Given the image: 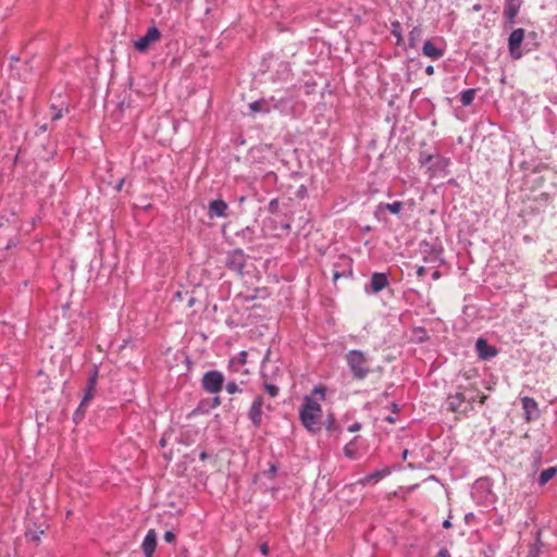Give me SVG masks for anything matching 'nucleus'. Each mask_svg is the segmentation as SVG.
<instances>
[{
	"label": "nucleus",
	"instance_id": "49",
	"mask_svg": "<svg viewBox=\"0 0 557 557\" xmlns=\"http://www.w3.org/2000/svg\"><path fill=\"white\" fill-rule=\"evenodd\" d=\"M221 404V399L219 396H215L213 399H212V407H218L220 406Z\"/></svg>",
	"mask_w": 557,
	"mask_h": 557
},
{
	"label": "nucleus",
	"instance_id": "22",
	"mask_svg": "<svg viewBox=\"0 0 557 557\" xmlns=\"http://www.w3.org/2000/svg\"><path fill=\"white\" fill-rule=\"evenodd\" d=\"M248 108L251 116H256L258 113L269 114L271 112L269 98H261L252 101L248 104Z\"/></svg>",
	"mask_w": 557,
	"mask_h": 557
},
{
	"label": "nucleus",
	"instance_id": "60",
	"mask_svg": "<svg viewBox=\"0 0 557 557\" xmlns=\"http://www.w3.org/2000/svg\"><path fill=\"white\" fill-rule=\"evenodd\" d=\"M189 307H191L194 305V299L191 298L188 302Z\"/></svg>",
	"mask_w": 557,
	"mask_h": 557
},
{
	"label": "nucleus",
	"instance_id": "43",
	"mask_svg": "<svg viewBox=\"0 0 557 557\" xmlns=\"http://www.w3.org/2000/svg\"><path fill=\"white\" fill-rule=\"evenodd\" d=\"M260 552L262 555H268L269 554V545L267 543H262L260 545Z\"/></svg>",
	"mask_w": 557,
	"mask_h": 557
},
{
	"label": "nucleus",
	"instance_id": "35",
	"mask_svg": "<svg viewBox=\"0 0 557 557\" xmlns=\"http://www.w3.org/2000/svg\"><path fill=\"white\" fill-rule=\"evenodd\" d=\"M541 552V543L537 540L534 544L530 546L529 553L527 557H539Z\"/></svg>",
	"mask_w": 557,
	"mask_h": 557
},
{
	"label": "nucleus",
	"instance_id": "23",
	"mask_svg": "<svg viewBox=\"0 0 557 557\" xmlns=\"http://www.w3.org/2000/svg\"><path fill=\"white\" fill-rule=\"evenodd\" d=\"M522 408L524 410L527 420H530L533 414L537 412V403L531 397H523L521 399Z\"/></svg>",
	"mask_w": 557,
	"mask_h": 557
},
{
	"label": "nucleus",
	"instance_id": "42",
	"mask_svg": "<svg viewBox=\"0 0 557 557\" xmlns=\"http://www.w3.org/2000/svg\"><path fill=\"white\" fill-rule=\"evenodd\" d=\"M361 429V424L359 422H355L348 426L349 432H357Z\"/></svg>",
	"mask_w": 557,
	"mask_h": 557
},
{
	"label": "nucleus",
	"instance_id": "55",
	"mask_svg": "<svg viewBox=\"0 0 557 557\" xmlns=\"http://www.w3.org/2000/svg\"><path fill=\"white\" fill-rule=\"evenodd\" d=\"M269 471H270V473H271L272 475H275V473H276V467H275V466H271V468H270V470H269Z\"/></svg>",
	"mask_w": 557,
	"mask_h": 557
},
{
	"label": "nucleus",
	"instance_id": "27",
	"mask_svg": "<svg viewBox=\"0 0 557 557\" xmlns=\"http://www.w3.org/2000/svg\"><path fill=\"white\" fill-rule=\"evenodd\" d=\"M475 95H476L475 88H469V89L462 90L459 94V99H460L461 104L463 107L470 106L473 102Z\"/></svg>",
	"mask_w": 557,
	"mask_h": 557
},
{
	"label": "nucleus",
	"instance_id": "34",
	"mask_svg": "<svg viewBox=\"0 0 557 557\" xmlns=\"http://www.w3.org/2000/svg\"><path fill=\"white\" fill-rule=\"evenodd\" d=\"M344 454L349 459H356L358 457V453H357V449H356L354 441H351V442H349L348 444L345 445Z\"/></svg>",
	"mask_w": 557,
	"mask_h": 557
},
{
	"label": "nucleus",
	"instance_id": "46",
	"mask_svg": "<svg viewBox=\"0 0 557 557\" xmlns=\"http://www.w3.org/2000/svg\"><path fill=\"white\" fill-rule=\"evenodd\" d=\"M26 536H29L33 541H39V535L36 532L27 533Z\"/></svg>",
	"mask_w": 557,
	"mask_h": 557
},
{
	"label": "nucleus",
	"instance_id": "26",
	"mask_svg": "<svg viewBox=\"0 0 557 557\" xmlns=\"http://www.w3.org/2000/svg\"><path fill=\"white\" fill-rule=\"evenodd\" d=\"M94 391L95 389H89V388H86L85 389V393H84V397L79 404V407L77 408L74 417L75 419H77L78 417H83L84 416V408L88 405V403L94 398Z\"/></svg>",
	"mask_w": 557,
	"mask_h": 557
},
{
	"label": "nucleus",
	"instance_id": "6",
	"mask_svg": "<svg viewBox=\"0 0 557 557\" xmlns=\"http://www.w3.org/2000/svg\"><path fill=\"white\" fill-rule=\"evenodd\" d=\"M271 112L278 111L283 115H288L294 112L296 100L292 95H284L281 97L271 96L269 97Z\"/></svg>",
	"mask_w": 557,
	"mask_h": 557
},
{
	"label": "nucleus",
	"instance_id": "20",
	"mask_svg": "<svg viewBox=\"0 0 557 557\" xmlns=\"http://www.w3.org/2000/svg\"><path fill=\"white\" fill-rule=\"evenodd\" d=\"M156 547H157V533L153 529H150L147 532V534L141 543V548H143L145 557H152V555L156 550Z\"/></svg>",
	"mask_w": 557,
	"mask_h": 557
},
{
	"label": "nucleus",
	"instance_id": "48",
	"mask_svg": "<svg viewBox=\"0 0 557 557\" xmlns=\"http://www.w3.org/2000/svg\"><path fill=\"white\" fill-rule=\"evenodd\" d=\"M425 73H426V75H433L434 74V66L433 65H428L425 67Z\"/></svg>",
	"mask_w": 557,
	"mask_h": 557
},
{
	"label": "nucleus",
	"instance_id": "50",
	"mask_svg": "<svg viewBox=\"0 0 557 557\" xmlns=\"http://www.w3.org/2000/svg\"><path fill=\"white\" fill-rule=\"evenodd\" d=\"M392 411H393L394 413H397V412L399 411V407H398V405H397L396 403H393V404H392Z\"/></svg>",
	"mask_w": 557,
	"mask_h": 557
},
{
	"label": "nucleus",
	"instance_id": "3",
	"mask_svg": "<svg viewBox=\"0 0 557 557\" xmlns=\"http://www.w3.org/2000/svg\"><path fill=\"white\" fill-rule=\"evenodd\" d=\"M347 367L357 381L364 380L371 373L369 357L359 349H351L345 355Z\"/></svg>",
	"mask_w": 557,
	"mask_h": 557
},
{
	"label": "nucleus",
	"instance_id": "29",
	"mask_svg": "<svg viewBox=\"0 0 557 557\" xmlns=\"http://www.w3.org/2000/svg\"><path fill=\"white\" fill-rule=\"evenodd\" d=\"M247 352L245 350L238 352L236 356L232 357L228 362V368H235V367H245L247 362Z\"/></svg>",
	"mask_w": 557,
	"mask_h": 557
},
{
	"label": "nucleus",
	"instance_id": "14",
	"mask_svg": "<svg viewBox=\"0 0 557 557\" xmlns=\"http://www.w3.org/2000/svg\"><path fill=\"white\" fill-rule=\"evenodd\" d=\"M262 407L263 397L257 396L248 410V418L256 428H259L262 423Z\"/></svg>",
	"mask_w": 557,
	"mask_h": 557
},
{
	"label": "nucleus",
	"instance_id": "52",
	"mask_svg": "<svg viewBox=\"0 0 557 557\" xmlns=\"http://www.w3.org/2000/svg\"><path fill=\"white\" fill-rule=\"evenodd\" d=\"M208 457H209V455L206 451H201L200 455H199V458L201 460H206Z\"/></svg>",
	"mask_w": 557,
	"mask_h": 557
},
{
	"label": "nucleus",
	"instance_id": "53",
	"mask_svg": "<svg viewBox=\"0 0 557 557\" xmlns=\"http://www.w3.org/2000/svg\"><path fill=\"white\" fill-rule=\"evenodd\" d=\"M481 9H482V5H481V4H479V3H478V4H474V5L472 7V10H473L474 12H479V11H481Z\"/></svg>",
	"mask_w": 557,
	"mask_h": 557
},
{
	"label": "nucleus",
	"instance_id": "2",
	"mask_svg": "<svg viewBox=\"0 0 557 557\" xmlns=\"http://www.w3.org/2000/svg\"><path fill=\"white\" fill-rule=\"evenodd\" d=\"M321 405L312 398V396H305L304 404L299 409V419L302 425L311 433H317L321 430Z\"/></svg>",
	"mask_w": 557,
	"mask_h": 557
},
{
	"label": "nucleus",
	"instance_id": "24",
	"mask_svg": "<svg viewBox=\"0 0 557 557\" xmlns=\"http://www.w3.org/2000/svg\"><path fill=\"white\" fill-rule=\"evenodd\" d=\"M387 474H389V470H387V469L375 470L374 472H372V473L366 475L364 478H362L360 480V483L363 484V485L371 484V483H376L380 480H382L384 476H386Z\"/></svg>",
	"mask_w": 557,
	"mask_h": 557
},
{
	"label": "nucleus",
	"instance_id": "12",
	"mask_svg": "<svg viewBox=\"0 0 557 557\" xmlns=\"http://www.w3.org/2000/svg\"><path fill=\"white\" fill-rule=\"evenodd\" d=\"M522 4L523 0H505L503 15L508 25L516 23V17Z\"/></svg>",
	"mask_w": 557,
	"mask_h": 557
},
{
	"label": "nucleus",
	"instance_id": "5",
	"mask_svg": "<svg viewBox=\"0 0 557 557\" xmlns=\"http://www.w3.org/2000/svg\"><path fill=\"white\" fill-rule=\"evenodd\" d=\"M224 381V375L220 371L210 370L203 374L201 385L207 393L218 394L222 391Z\"/></svg>",
	"mask_w": 557,
	"mask_h": 557
},
{
	"label": "nucleus",
	"instance_id": "18",
	"mask_svg": "<svg viewBox=\"0 0 557 557\" xmlns=\"http://www.w3.org/2000/svg\"><path fill=\"white\" fill-rule=\"evenodd\" d=\"M292 66L289 62L281 61L272 75V82H287L292 76Z\"/></svg>",
	"mask_w": 557,
	"mask_h": 557
},
{
	"label": "nucleus",
	"instance_id": "45",
	"mask_svg": "<svg viewBox=\"0 0 557 557\" xmlns=\"http://www.w3.org/2000/svg\"><path fill=\"white\" fill-rule=\"evenodd\" d=\"M53 144H54V141H48L47 146H45V149L49 148L51 150V152L53 153L55 151V147Z\"/></svg>",
	"mask_w": 557,
	"mask_h": 557
},
{
	"label": "nucleus",
	"instance_id": "36",
	"mask_svg": "<svg viewBox=\"0 0 557 557\" xmlns=\"http://www.w3.org/2000/svg\"><path fill=\"white\" fill-rule=\"evenodd\" d=\"M225 389L228 394H235V393H240L242 389H239L238 385L236 384L235 381H230L226 383L225 385Z\"/></svg>",
	"mask_w": 557,
	"mask_h": 557
},
{
	"label": "nucleus",
	"instance_id": "11",
	"mask_svg": "<svg viewBox=\"0 0 557 557\" xmlns=\"http://www.w3.org/2000/svg\"><path fill=\"white\" fill-rule=\"evenodd\" d=\"M352 276V260L342 255L339 257V262L334 264L333 271V280L337 281L339 277H350Z\"/></svg>",
	"mask_w": 557,
	"mask_h": 557
},
{
	"label": "nucleus",
	"instance_id": "25",
	"mask_svg": "<svg viewBox=\"0 0 557 557\" xmlns=\"http://www.w3.org/2000/svg\"><path fill=\"white\" fill-rule=\"evenodd\" d=\"M423 36V28L421 26H414L408 36V47L416 48L418 42L421 40Z\"/></svg>",
	"mask_w": 557,
	"mask_h": 557
},
{
	"label": "nucleus",
	"instance_id": "28",
	"mask_svg": "<svg viewBox=\"0 0 557 557\" xmlns=\"http://www.w3.org/2000/svg\"><path fill=\"white\" fill-rule=\"evenodd\" d=\"M557 473V467H549L544 469L539 476V484L545 485L548 483Z\"/></svg>",
	"mask_w": 557,
	"mask_h": 557
},
{
	"label": "nucleus",
	"instance_id": "61",
	"mask_svg": "<svg viewBox=\"0 0 557 557\" xmlns=\"http://www.w3.org/2000/svg\"><path fill=\"white\" fill-rule=\"evenodd\" d=\"M160 444H161L162 446H164V445H165V441H164V440H161V441H160Z\"/></svg>",
	"mask_w": 557,
	"mask_h": 557
},
{
	"label": "nucleus",
	"instance_id": "54",
	"mask_svg": "<svg viewBox=\"0 0 557 557\" xmlns=\"http://www.w3.org/2000/svg\"><path fill=\"white\" fill-rule=\"evenodd\" d=\"M440 277V272L437 270H435L433 273H432V278L433 280H437Z\"/></svg>",
	"mask_w": 557,
	"mask_h": 557
},
{
	"label": "nucleus",
	"instance_id": "51",
	"mask_svg": "<svg viewBox=\"0 0 557 557\" xmlns=\"http://www.w3.org/2000/svg\"><path fill=\"white\" fill-rule=\"evenodd\" d=\"M450 527H451L450 521H449L448 519L444 520V522H443V528H445V529H449Z\"/></svg>",
	"mask_w": 557,
	"mask_h": 557
},
{
	"label": "nucleus",
	"instance_id": "41",
	"mask_svg": "<svg viewBox=\"0 0 557 557\" xmlns=\"http://www.w3.org/2000/svg\"><path fill=\"white\" fill-rule=\"evenodd\" d=\"M433 159H434V157L431 156V154H428V156L426 154H421V157H420V161L423 164L430 163Z\"/></svg>",
	"mask_w": 557,
	"mask_h": 557
},
{
	"label": "nucleus",
	"instance_id": "47",
	"mask_svg": "<svg viewBox=\"0 0 557 557\" xmlns=\"http://www.w3.org/2000/svg\"><path fill=\"white\" fill-rule=\"evenodd\" d=\"M425 272H426V270L424 267H419L417 270V275L421 277L425 274Z\"/></svg>",
	"mask_w": 557,
	"mask_h": 557
},
{
	"label": "nucleus",
	"instance_id": "56",
	"mask_svg": "<svg viewBox=\"0 0 557 557\" xmlns=\"http://www.w3.org/2000/svg\"><path fill=\"white\" fill-rule=\"evenodd\" d=\"M385 420L389 423H395V418L394 417H386Z\"/></svg>",
	"mask_w": 557,
	"mask_h": 557
},
{
	"label": "nucleus",
	"instance_id": "58",
	"mask_svg": "<svg viewBox=\"0 0 557 557\" xmlns=\"http://www.w3.org/2000/svg\"><path fill=\"white\" fill-rule=\"evenodd\" d=\"M407 455H408V450L406 449V450H404V453H403V457H404V459H406V458H407Z\"/></svg>",
	"mask_w": 557,
	"mask_h": 557
},
{
	"label": "nucleus",
	"instance_id": "40",
	"mask_svg": "<svg viewBox=\"0 0 557 557\" xmlns=\"http://www.w3.org/2000/svg\"><path fill=\"white\" fill-rule=\"evenodd\" d=\"M164 541L166 543H173L175 541V534L172 531H166L164 533Z\"/></svg>",
	"mask_w": 557,
	"mask_h": 557
},
{
	"label": "nucleus",
	"instance_id": "4",
	"mask_svg": "<svg viewBox=\"0 0 557 557\" xmlns=\"http://www.w3.org/2000/svg\"><path fill=\"white\" fill-rule=\"evenodd\" d=\"M446 409L454 413L467 414L472 411V406L467 401V397L457 386L454 393L448 394L445 400Z\"/></svg>",
	"mask_w": 557,
	"mask_h": 557
},
{
	"label": "nucleus",
	"instance_id": "8",
	"mask_svg": "<svg viewBox=\"0 0 557 557\" xmlns=\"http://www.w3.org/2000/svg\"><path fill=\"white\" fill-rule=\"evenodd\" d=\"M226 267L237 273H242L246 265V256L243 250L235 249L227 253L225 260Z\"/></svg>",
	"mask_w": 557,
	"mask_h": 557
},
{
	"label": "nucleus",
	"instance_id": "32",
	"mask_svg": "<svg viewBox=\"0 0 557 557\" xmlns=\"http://www.w3.org/2000/svg\"><path fill=\"white\" fill-rule=\"evenodd\" d=\"M262 377H263V380H264L263 386H264L265 392H267L271 397H276V396L278 395V392H280L278 386H276L275 384H272V383L268 382V374H267L265 372H262Z\"/></svg>",
	"mask_w": 557,
	"mask_h": 557
},
{
	"label": "nucleus",
	"instance_id": "7",
	"mask_svg": "<svg viewBox=\"0 0 557 557\" xmlns=\"http://www.w3.org/2000/svg\"><path fill=\"white\" fill-rule=\"evenodd\" d=\"M524 34L525 32L523 28H516L511 32L508 38V49L511 58L513 59H519L522 55L520 47L524 39Z\"/></svg>",
	"mask_w": 557,
	"mask_h": 557
},
{
	"label": "nucleus",
	"instance_id": "16",
	"mask_svg": "<svg viewBox=\"0 0 557 557\" xmlns=\"http://www.w3.org/2000/svg\"><path fill=\"white\" fill-rule=\"evenodd\" d=\"M475 351L480 359L482 360H490L494 358L498 350L495 346H492L487 343L484 338H479L475 343Z\"/></svg>",
	"mask_w": 557,
	"mask_h": 557
},
{
	"label": "nucleus",
	"instance_id": "44",
	"mask_svg": "<svg viewBox=\"0 0 557 557\" xmlns=\"http://www.w3.org/2000/svg\"><path fill=\"white\" fill-rule=\"evenodd\" d=\"M437 557H450V554H449V552L446 548H442L438 552Z\"/></svg>",
	"mask_w": 557,
	"mask_h": 557
},
{
	"label": "nucleus",
	"instance_id": "21",
	"mask_svg": "<svg viewBox=\"0 0 557 557\" xmlns=\"http://www.w3.org/2000/svg\"><path fill=\"white\" fill-rule=\"evenodd\" d=\"M208 209L210 218H225L227 216L228 205L222 199H215L209 203Z\"/></svg>",
	"mask_w": 557,
	"mask_h": 557
},
{
	"label": "nucleus",
	"instance_id": "33",
	"mask_svg": "<svg viewBox=\"0 0 557 557\" xmlns=\"http://www.w3.org/2000/svg\"><path fill=\"white\" fill-rule=\"evenodd\" d=\"M98 380V369L97 367H94V369L88 374V381L86 388L95 389L97 385Z\"/></svg>",
	"mask_w": 557,
	"mask_h": 557
},
{
	"label": "nucleus",
	"instance_id": "15",
	"mask_svg": "<svg viewBox=\"0 0 557 557\" xmlns=\"http://www.w3.org/2000/svg\"><path fill=\"white\" fill-rule=\"evenodd\" d=\"M389 281L385 273L374 272L370 278V289L366 287L367 293L377 294L383 290L386 286H388Z\"/></svg>",
	"mask_w": 557,
	"mask_h": 557
},
{
	"label": "nucleus",
	"instance_id": "57",
	"mask_svg": "<svg viewBox=\"0 0 557 557\" xmlns=\"http://www.w3.org/2000/svg\"><path fill=\"white\" fill-rule=\"evenodd\" d=\"M123 183H124V180H121V181L119 182V184L116 185V189H117V190H121V188H122V186H123Z\"/></svg>",
	"mask_w": 557,
	"mask_h": 557
},
{
	"label": "nucleus",
	"instance_id": "10",
	"mask_svg": "<svg viewBox=\"0 0 557 557\" xmlns=\"http://www.w3.org/2000/svg\"><path fill=\"white\" fill-rule=\"evenodd\" d=\"M460 391L467 397V401L470 406H472V410L474 409L475 403L484 404L487 399V396L482 394L476 386L469 383L467 385H459Z\"/></svg>",
	"mask_w": 557,
	"mask_h": 557
},
{
	"label": "nucleus",
	"instance_id": "19",
	"mask_svg": "<svg viewBox=\"0 0 557 557\" xmlns=\"http://www.w3.org/2000/svg\"><path fill=\"white\" fill-rule=\"evenodd\" d=\"M422 53L431 60H438L445 54V47L437 46L432 40H426L422 47Z\"/></svg>",
	"mask_w": 557,
	"mask_h": 557
},
{
	"label": "nucleus",
	"instance_id": "31",
	"mask_svg": "<svg viewBox=\"0 0 557 557\" xmlns=\"http://www.w3.org/2000/svg\"><path fill=\"white\" fill-rule=\"evenodd\" d=\"M391 34L396 38L397 46H401L404 44L401 25L398 21L392 22Z\"/></svg>",
	"mask_w": 557,
	"mask_h": 557
},
{
	"label": "nucleus",
	"instance_id": "13",
	"mask_svg": "<svg viewBox=\"0 0 557 557\" xmlns=\"http://www.w3.org/2000/svg\"><path fill=\"white\" fill-rule=\"evenodd\" d=\"M403 208H404V203L401 201H395L393 203L380 202L375 207L374 216L377 220H383V219H385L384 214L386 211H388L389 213H392L394 215H398L401 212Z\"/></svg>",
	"mask_w": 557,
	"mask_h": 557
},
{
	"label": "nucleus",
	"instance_id": "37",
	"mask_svg": "<svg viewBox=\"0 0 557 557\" xmlns=\"http://www.w3.org/2000/svg\"><path fill=\"white\" fill-rule=\"evenodd\" d=\"M230 371L232 373H239V374H243V375H248L249 374V370L246 369L245 367H235V368H228Z\"/></svg>",
	"mask_w": 557,
	"mask_h": 557
},
{
	"label": "nucleus",
	"instance_id": "1",
	"mask_svg": "<svg viewBox=\"0 0 557 557\" xmlns=\"http://www.w3.org/2000/svg\"><path fill=\"white\" fill-rule=\"evenodd\" d=\"M67 114H70L69 101L60 95L52 98L50 104L42 112V116H38L36 121L37 131L35 135L41 136L47 131H52L57 122Z\"/></svg>",
	"mask_w": 557,
	"mask_h": 557
},
{
	"label": "nucleus",
	"instance_id": "30",
	"mask_svg": "<svg viewBox=\"0 0 557 557\" xmlns=\"http://www.w3.org/2000/svg\"><path fill=\"white\" fill-rule=\"evenodd\" d=\"M10 136V124L4 111H0V139Z\"/></svg>",
	"mask_w": 557,
	"mask_h": 557
},
{
	"label": "nucleus",
	"instance_id": "39",
	"mask_svg": "<svg viewBox=\"0 0 557 557\" xmlns=\"http://www.w3.org/2000/svg\"><path fill=\"white\" fill-rule=\"evenodd\" d=\"M277 208H278V200L277 199H272L270 201V203H269V211L271 213H274V212H276Z\"/></svg>",
	"mask_w": 557,
	"mask_h": 557
},
{
	"label": "nucleus",
	"instance_id": "17",
	"mask_svg": "<svg viewBox=\"0 0 557 557\" xmlns=\"http://www.w3.org/2000/svg\"><path fill=\"white\" fill-rule=\"evenodd\" d=\"M424 253L423 260L425 263L431 264L432 267H437L442 264V249L432 247L430 245H425V249L422 251Z\"/></svg>",
	"mask_w": 557,
	"mask_h": 557
},
{
	"label": "nucleus",
	"instance_id": "59",
	"mask_svg": "<svg viewBox=\"0 0 557 557\" xmlns=\"http://www.w3.org/2000/svg\"><path fill=\"white\" fill-rule=\"evenodd\" d=\"M332 423H333V419H330V421H329V425H327V429H329V430L331 429Z\"/></svg>",
	"mask_w": 557,
	"mask_h": 557
},
{
	"label": "nucleus",
	"instance_id": "9",
	"mask_svg": "<svg viewBox=\"0 0 557 557\" xmlns=\"http://www.w3.org/2000/svg\"><path fill=\"white\" fill-rule=\"evenodd\" d=\"M161 36L160 30L156 26H150L145 36L138 38L134 46L139 52H145L149 48V46L157 41Z\"/></svg>",
	"mask_w": 557,
	"mask_h": 557
},
{
	"label": "nucleus",
	"instance_id": "38",
	"mask_svg": "<svg viewBox=\"0 0 557 557\" xmlns=\"http://www.w3.org/2000/svg\"><path fill=\"white\" fill-rule=\"evenodd\" d=\"M312 394L319 395L321 399H324L325 388L323 386H315L312 391Z\"/></svg>",
	"mask_w": 557,
	"mask_h": 557
}]
</instances>
